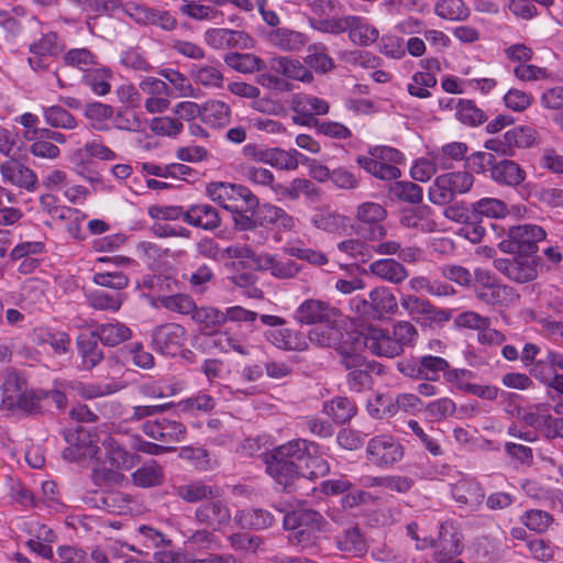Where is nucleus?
<instances>
[{"instance_id": "obj_1", "label": "nucleus", "mask_w": 563, "mask_h": 563, "mask_svg": "<svg viewBox=\"0 0 563 563\" xmlns=\"http://www.w3.org/2000/svg\"><path fill=\"white\" fill-rule=\"evenodd\" d=\"M298 462L305 464L301 475L310 479L323 477L330 471L319 444L314 442L295 439L275 448L266 460L267 472L287 493L295 490L300 477Z\"/></svg>"}, {"instance_id": "obj_2", "label": "nucleus", "mask_w": 563, "mask_h": 563, "mask_svg": "<svg viewBox=\"0 0 563 563\" xmlns=\"http://www.w3.org/2000/svg\"><path fill=\"white\" fill-rule=\"evenodd\" d=\"M309 341L321 347L334 350L340 364L347 371L346 383L352 390L362 391L371 384L373 365L360 352L357 341H346L342 327H320L309 331Z\"/></svg>"}, {"instance_id": "obj_3", "label": "nucleus", "mask_w": 563, "mask_h": 563, "mask_svg": "<svg viewBox=\"0 0 563 563\" xmlns=\"http://www.w3.org/2000/svg\"><path fill=\"white\" fill-rule=\"evenodd\" d=\"M312 29L332 35L347 33L352 44L361 47L373 45L379 37V31L360 15H341L322 20H309Z\"/></svg>"}, {"instance_id": "obj_4", "label": "nucleus", "mask_w": 563, "mask_h": 563, "mask_svg": "<svg viewBox=\"0 0 563 563\" xmlns=\"http://www.w3.org/2000/svg\"><path fill=\"white\" fill-rule=\"evenodd\" d=\"M278 514L284 515V528L289 530V541L298 547L308 548L314 544L318 534L325 530L327 520L323 516L310 508H301L286 511L285 508L275 506Z\"/></svg>"}, {"instance_id": "obj_5", "label": "nucleus", "mask_w": 563, "mask_h": 563, "mask_svg": "<svg viewBox=\"0 0 563 563\" xmlns=\"http://www.w3.org/2000/svg\"><path fill=\"white\" fill-rule=\"evenodd\" d=\"M342 336L349 342L350 340L357 341L361 345V353L368 350L372 354L380 357H395L402 353V347L395 342L388 331L379 328L368 327L365 331L342 328Z\"/></svg>"}, {"instance_id": "obj_6", "label": "nucleus", "mask_w": 563, "mask_h": 563, "mask_svg": "<svg viewBox=\"0 0 563 563\" xmlns=\"http://www.w3.org/2000/svg\"><path fill=\"white\" fill-rule=\"evenodd\" d=\"M543 228L536 224H519L508 229L507 236L498 247L508 254L530 256L538 251V243L545 239Z\"/></svg>"}, {"instance_id": "obj_7", "label": "nucleus", "mask_w": 563, "mask_h": 563, "mask_svg": "<svg viewBox=\"0 0 563 563\" xmlns=\"http://www.w3.org/2000/svg\"><path fill=\"white\" fill-rule=\"evenodd\" d=\"M42 401V390H22L15 377H9L3 384L1 408L4 410L19 409L26 415H38L43 412Z\"/></svg>"}, {"instance_id": "obj_8", "label": "nucleus", "mask_w": 563, "mask_h": 563, "mask_svg": "<svg viewBox=\"0 0 563 563\" xmlns=\"http://www.w3.org/2000/svg\"><path fill=\"white\" fill-rule=\"evenodd\" d=\"M400 305L408 312V314L421 325L442 327L452 318L451 310L438 308L428 299L413 295L402 296L400 299Z\"/></svg>"}, {"instance_id": "obj_9", "label": "nucleus", "mask_w": 563, "mask_h": 563, "mask_svg": "<svg viewBox=\"0 0 563 563\" xmlns=\"http://www.w3.org/2000/svg\"><path fill=\"white\" fill-rule=\"evenodd\" d=\"M428 547L435 548L434 560L444 556H459L463 551V534L457 525L453 521L441 523L438 540L424 538L421 543H417L418 549Z\"/></svg>"}, {"instance_id": "obj_10", "label": "nucleus", "mask_w": 563, "mask_h": 563, "mask_svg": "<svg viewBox=\"0 0 563 563\" xmlns=\"http://www.w3.org/2000/svg\"><path fill=\"white\" fill-rule=\"evenodd\" d=\"M367 460L378 467H391L404 457V446L391 435L383 434L368 441Z\"/></svg>"}, {"instance_id": "obj_11", "label": "nucleus", "mask_w": 563, "mask_h": 563, "mask_svg": "<svg viewBox=\"0 0 563 563\" xmlns=\"http://www.w3.org/2000/svg\"><path fill=\"white\" fill-rule=\"evenodd\" d=\"M475 297L489 306L503 305L507 300L511 288L503 285L495 274L485 268L474 271Z\"/></svg>"}, {"instance_id": "obj_12", "label": "nucleus", "mask_w": 563, "mask_h": 563, "mask_svg": "<svg viewBox=\"0 0 563 563\" xmlns=\"http://www.w3.org/2000/svg\"><path fill=\"white\" fill-rule=\"evenodd\" d=\"M186 330L177 323L157 325L151 333V345L159 354L175 356L186 342Z\"/></svg>"}, {"instance_id": "obj_13", "label": "nucleus", "mask_w": 563, "mask_h": 563, "mask_svg": "<svg viewBox=\"0 0 563 563\" xmlns=\"http://www.w3.org/2000/svg\"><path fill=\"white\" fill-rule=\"evenodd\" d=\"M203 38L209 46L216 49H247L254 46L252 36L241 30L225 27L209 29L205 32Z\"/></svg>"}, {"instance_id": "obj_14", "label": "nucleus", "mask_w": 563, "mask_h": 563, "mask_svg": "<svg viewBox=\"0 0 563 563\" xmlns=\"http://www.w3.org/2000/svg\"><path fill=\"white\" fill-rule=\"evenodd\" d=\"M338 310L328 302L307 299L296 310L295 318L301 324H323L322 327H336L334 323ZM319 325L318 328H320Z\"/></svg>"}, {"instance_id": "obj_15", "label": "nucleus", "mask_w": 563, "mask_h": 563, "mask_svg": "<svg viewBox=\"0 0 563 563\" xmlns=\"http://www.w3.org/2000/svg\"><path fill=\"white\" fill-rule=\"evenodd\" d=\"M493 265L507 278L520 284L531 282L538 276L534 261L526 255L512 258H496Z\"/></svg>"}, {"instance_id": "obj_16", "label": "nucleus", "mask_w": 563, "mask_h": 563, "mask_svg": "<svg viewBox=\"0 0 563 563\" xmlns=\"http://www.w3.org/2000/svg\"><path fill=\"white\" fill-rule=\"evenodd\" d=\"M531 373L542 383L563 393V354L549 351L544 358L534 364Z\"/></svg>"}, {"instance_id": "obj_17", "label": "nucleus", "mask_w": 563, "mask_h": 563, "mask_svg": "<svg viewBox=\"0 0 563 563\" xmlns=\"http://www.w3.org/2000/svg\"><path fill=\"white\" fill-rule=\"evenodd\" d=\"M142 428L147 437L166 444L181 442L186 435V427L181 422L166 418L146 421Z\"/></svg>"}, {"instance_id": "obj_18", "label": "nucleus", "mask_w": 563, "mask_h": 563, "mask_svg": "<svg viewBox=\"0 0 563 563\" xmlns=\"http://www.w3.org/2000/svg\"><path fill=\"white\" fill-rule=\"evenodd\" d=\"M198 522L203 523L212 529H219L231 520V511L228 505L221 499H210L199 506L195 512Z\"/></svg>"}, {"instance_id": "obj_19", "label": "nucleus", "mask_w": 563, "mask_h": 563, "mask_svg": "<svg viewBox=\"0 0 563 563\" xmlns=\"http://www.w3.org/2000/svg\"><path fill=\"white\" fill-rule=\"evenodd\" d=\"M96 442H100L106 450L107 457L115 468L129 470L135 465L136 455L130 452L123 443L111 434L98 437Z\"/></svg>"}, {"instance_id": "obj_20", "label": "nucleus", "mask_w": 563, "mask_h": 563, "mask_svg": "<svg viewBox=\"0 0 563 563\" xmlns=\"http://www.w3.org/2000/svg\"><path fill=\"white\" fill-rule=\"evenodd\" d=\"M268 42L283 52L296 53L308 44L309 36L289 27H277L269 32Z\"/></svg>"}, {"instance_id": "obj_21", "label": "nucleus", "mask_w": 563, "mask_h": 563, "mask_svg": "<svg viewBox=\"0 0 563 563\" xmlns=\"http://www.w3.org/2000/svg\"><path fill=\"white\" fill-rule=\"evenodd\" d=\"M490 178L499 185L517 187L526 179V172L518 163L510 159L494 162L489 168Z\"/></svg>"}, {"instance_id": "obj_22", "label": "nucleus", "mask_w": 563, "mask_h": 563, "mask_svg": "<svg viewBox=\"0 0 563 563\" xmlns=\"http://www.w3.org/2000/svg\"><path fill=\"white\" fill-rule=\"evenodd\" d=\"M386 216V209L377 202H363L356 208V219L373 225L371 229L372 240H378L386 235V229L380 224Z\"/></svg>"}, {"instance_id": "obj_23", "label": "nucleus", "mask_w": 563, "mask_h": 563, "mask_svg": "<svg viewBox=\"0 0 563 563\" xmlns=\"http://www.w3.org/2000/svg\"><path fill=\"white\" fill-rule=\"evenodd\" d=\"M184 221L192 227L212 231L220 227L221 219L217 209L210 205H195L185 210Z\"/></svg>"}, {"instance_id": "obj_24", "label": "nucleus", "mask_w": 563, "mask_h": 563, "mask_svg": "<svg viewBox=\"0 0 563 563\" xmlns=\"http://www.w3.org/2000/svg\"><path fill=\"white\" fill-rule=\"evenodd\" d=\"M399 221L402 227L417 232L430 233L437 230V223L431 218V209L428 206L404 210Z\"/></svg>"}, {"instance_id": "obj_25", "label": "nucleus", "mask_w": 563, "mask_h": 563, "mask_svg": "<svg viewBox=\"0 0 563 563\" xmlns=\"http://www.w3.org/2000/svg\"><path fill=\"white\" fill-rule=\"evenodd\" d=\"M258 162L269 164L280 170H295L299 166L298 157L301 154L297 150H283L278 147L267 148L256 153Z\"/></svg>"}, {"instance_id": "obj_26", "label": "nucleus", "mask_w": 563, "mask_h": 563, "mask_svg": "<svg viewBox=\"0 0 563 563\" xmlns=\"http://www.w3.org/2000/svg\"><path fill=\"white\" fill-rule=\"evenodd\" d=\"M452 496L456 503L465 505L475 510L483 504L485 493L478 483L468 479H462L453 485Z\"/></svg>"}, {"instance_id": "obj_27", "label": "nucleus", "mask_w": 563, "mask_h": 563, "mask_svg": "<svg viewBox=\"0 0 563 563\" xmlns=\"http://www.w3.org/2000/svg\"><path fill=\"white\" fill-rule=\"evenodd\" d=\"M1 174L4 180L27 191H34L37 188V176L29 167L22 164L5 163L1 165Z\"/></svg>"}, {"instance_id": "obj_28", "label": "nucleus", "mask_w": 563, "mask_h": 563, "mask_svg": "<svg viewBox=\"0 0 563 563\" xmlns=\"http://www.w3.org/2000/svg\"><path fill=\"white\" fill-rule=\"evenodd\" d=\"M272 68L276 73H279L292 80H299L307 84L313 80L311 70L308 69L305 64L288 56H279L274 58L272 60Z\"/></svg>"}, {"instance_id": "obj_29", "label": "nucleus", "mask_w": 563, "mask_h": 563, "mask_svg": "<svg viewBox=\"0 0 563 563\" xmlns=\"http://www.w3.org/2000/svg\"><path fill=\"white\" fill-rule=\"evenodd\" d=\"M234 521L243 529L261 530L271 527L275 516L266 509L252 508L238 511Z\"/></svg>"}, {"instance_id": "obj_30", "label": "nucleus", "mask_w": 563, "mask_h": 563, "mask_svg": "<svg viewBox=\"0 0 563 563\" xmlns=\"http://www.w3.org/2000/svg\"><path fill=\"white\" fill-rule=\"evenodd\" d=\"M356 412V405L345 396H336L323 404V413L338 424L349 422Z\"/></svg>"}, {"instance_id": "obj_31", "label": "nucleus", "mask_w": 563, "mask_h": 563, "mask_svg": "<svg viewBox=\"0 0 563 563\" xmlns=\"http://www.w3.org/2000/svg\"><path fill=\"white\" fill-rule=\"evenodd\" d=\"M369 272L393 284H400L408 277L405 266L394 258L374 261L369 264Z\"/></svg>"}, {"instance_id": "obj_32", "label": "nucleus", "mask_w": 563, "mask_h": 563, "mask_svg": "<svg viewBox=\"0 0 563 563\" xmlns=\"http://www.w3.org/2000/svg\"><path fill=\"white\" fill-rule=\"evenodd\" d=\"M92 334L107 346H117L131 339L132 331L121 322L104 323L96 327Z\"/></svg>"}, {"instance_id": "obj_33", "label": "nucleus", "mask_w": 563, "mask_h": 563, "mask_svg": "<svg viewBox=\"0 0 563 563\" xmlns=\"http://www.w3.org/2000/svg\"><path fill=\"white\" fill-rule=\"evenodd\" d=\"M265 336L273 345L286 351H303L308 346L305 338L290 329L268 330Z\"/></svg>"}, {"instance_id": "obj_34", "label": "nucleus", "mask_w": 563, "mask_h": 563, "mask_svg": "<svg viewBox=\"0 0 563 563\" xmlns=\"http://www.w3.org/2000/svg\"><path fill=\"white\" fill-rule=\"evenodd\" d=\"M231 108L221 100H208L202 103V122L211 128H224L231 122Z\"/></svg>"}, {"instance_id": "obj_35", "label": "nucleus", "mask_w": 563, "mask_h": 563, "mask_svg": "<svg viewBox=\"0 0 563 563\" xmlns=\"http://www.w3.org/2000/svg\"><path fill=\"white\" fill-rule=\"evenodd\" d=\"M371 318H380L387 313H395L398 302L394 294L385 287H377L369 292Z\"/></svg>"}, {"instance_id": "obj_36", "label": "nucleus", "mask_w": 563, "mask_h": 563, "mask_svg": "<svg viewBox=\"0 0 563 563\" xmlns=\"http://www.w3.org/2000/svg\"><path fill=\"white\" fill-rule=\"evenodd\" d=\"M176 495L186 503H199L219 496V488L202 482H191L175 488Z\"/></svg>"}, {"instance_id": "obj_37", "label": "nucleus", "mask_w": 563, "mask_h": 563, "mask_svg": "<svg viewBox=\"0 0 563 563\" xmlns=\"http://www.w3.org/2000/svg\"><path fill=\"white\" fill-rule=\"evenodd\" d=\"M179 12L196 21H222L223 12L214 5L203 4L200 0H181Z\"/></svg>"}, {"instance_id": "obj_38", "label": "nucleus", "mask_w": 563, "mask_h": 563, "mask_svg": "<svg viewBox=\"0 0 563 563\" xmlns=\"http://www.w3.org/2000/svg\"><path fill=\"white\" fill-rule=\"evenodd\" d=\"M224 63L230 68L242 74H253L266 68L264 59L251 53H228L224 56Z\"/></svg>"}, {"instance_id": "obj_39", "label": "nucleus", "mask_w": 563, "mask_h": 563, "mask_svg": "<svg viewBox=\"0 0 563 563\" xmlns=\"http://www.w3.org/2000/svg\"><path fill=\"white\" fill-rule=\"evenodd\" d=\"M291 110L306 117L323 115L330 110L329 103L311 95H296L291 99Z\"/></svg>"}, {"instance_id": "obj_40", "label": "nucleus", "mask_w": 563, "mask_h": 563, "mask_svg": "<svg viewBox=\"0 0 563 563\" xmlns=\"http://www.w3.org/2000/svg\"><path fill=\"white\" fill-rule=\"evenodd\" d=\"M274 191L290 200H297L301 195L308 198L319 196V189L311 180L306 178H295L288 186L277 184Z\"/></svg>"}, {"instance_id": "obj_41", "label": "nucleus", "mask_w": 563, "mask_h": 563, "mask_svg": "<svg viewBox=\"0 0 563 563\" xmlns=\"http://www.w3.org/2000/svg\"><path fill=\"white\" fill-rule=\"evenodd\" d=\"M356 162L367 173L383 180H395L401 175L397 166L384 163L377 158L358 156Z\"/></svg>"}, {"instance_id": "obj_42", "label": "nucleus", "mask_w": 563, "mask_h": 563, "mask_svg": "<svg viewBox=\"0 0 563 563\" xmlns=\"http://www.w3.org/2000/svg\"><path fill=\"white\" fill-rule=\"evenodd\" d=\"M77 344L85 368L91 369L103 360V353L98 345V339L92 332L89 335L78 336Z\"/></svg>"}, {"instance_id": "obj_43", "label": "nucleus", "mask_w": 563, "mask_h": 563, "mask_svg": "<svg viewBox=\"0 0 563 563\" xmlns=\"http://www.w3.org/2000/svg\"><path fill=\"white\" fill-rule=\"evenodd\" d=\"M336 547L353 556H362L367 551L366 542L357 527H352L339 536Z\"/></svg>"}, {"instance_id": "obj_44", "label": "nucleus", "mask_w": 563, "mask_h": 563, "mask_svg": "<svg viewBox=\"0 0 563 563\" xmlns=\"http://www.w3.org/2000/svg\"><path fill=\"white\" fill-rule=\"evenodd\" d=\"M114 109L110 104L102 102H89L84 108V117L90 122L92 129L106 131L107 121L113 117Z\"/></svg>"}, {"instance_id": "obj_45", "label": "nucleus", "mask_w": 563, "mask_h": 563, "mask_svg": "<svg viewBox=\"0 0 563 563\" xmlns=\"http://www.w3.org/2000/svg\"><path fill=\"white\" fill-rule=\"evenodd\" d=\"M305 64L319 74H328L335 67L333 58L328 55L327 47L321 43L308 47Z\"/></svg>"}, {"instance_id": "obj_46", "label": "nucleus", "mask_w": 563, "mask_h": 563, "mask_svg": "<svg viewBox=\"0 0 563 563\" xmlns=\"http://www.w3.org/2000/svg\"><path fill=\"white\" fill-rule=\"evenodd\" d=\"M131 476L133 484L143 488L158 486L164 482L163 468L156 462L143 465Z\"/></svg>"}, {"instance_id": "obj_47", "label": "nucleus", "mask_w": 563, "mask_h": 563, "mask_svg": "<svg viewBox=\"0 0 563 563\" xmlns=\"http://www.w3.org/2000/svg\"><path fill=\"white\" fill-rule=\"evenodd\" d=\"M222 254L228 258L238 260L245 268H262L263 255H256V253L247 245H230Z\"/></svg>"}, {"instance_id": "obj_48", "label": "nucleus", "mask_w": 563, "mask_h": 563, "mask_svg": "<svg viewBox=\"0 0 563 563\" xmlns=\"http://www.w3.org/2000/svg\"><path fill=\"white\" fill-rule=\"evenodd\" d=\"M45 122L55 129L74 130L78 122L76 118L60 106H51L43 109Z\"/></svg>"}, {"instance_id": "obj_49", "label": "nucleus", "mask_w": 563, "mask_h": 563, "mask_svg": "<svg viewBox=\"0 0 563 563\" xmlns=\"http://www.w3.org/2000/svg\"><path fill=\"white\" fill-rule=\"evenodd\" d=\"M473 217L484 216L490 219L504 218L508 213L507 205L497 198H482L472 205Z\"/></svg>"}, {"instance_id": "obj_50", "label": "nucleus", "mask_w": 563, "mask_h": 563, "mask_svg": "<svg viewBox=\"0 0 563 563\" xmlns=\"http://www.w3.org/2000/svg\"><path fill=\"white\" fill-rule=\"evenodd\" d=\"M408 428L420 440L430 454L433 456L443 454L441 445L439 444L440 432L438 430L431 427H429L428 430H424L416 420H409Z\"/></svg>"}, {"instance_id": "obj_51", "label": "nucleus", "mask_w": 563, "mask_h": 563, "mask_svg": "<svg viewBox=\"0 0 563 563\" xmlns=\"http://www.w3.org/2000/svg\"><path fill=\"white\" fill-rule=\"evenodd\" d=\"M455 115L460 122L476 126L486 120V115L472 100L459 99L455 104Z\"/></svg>"}, {"instance_id": "obj_52", "label": "nucleus", "mask_w": 563, "mask_h": 563, "mask_svg": "<svg viewBox=\"0 0 563 563\" xmlns=\"http://www.w3.org/2000/svg\"><path fill=\"white\" fill-rule=\"evenodd\" d=\"M434 11L441 19L451 21L464 20L470 14L463 0H439L434 5Z\"/></svg>"}, {"instance_id": "obj_53", "label": "nucleus", "mask_w": 563, "mask_h": 563, "mask_svg": "<svg viewBox=\"0 0 563 563\" xmlns=\"http://www.w3.org/2000/svg\"><path fill=\"white\" fill-rule=\"evenodd\" d=\"M432 203L444 206L454 200L455 195L445 174L438 176L428 191Z\"/></svg>"}, {"instance_id": "obj_54", "label": "nucleus", "mask_w": 563, "mask_h": 563, "mask_svg": "<svg viewBox=\"0 0 563 563\" xmlns=\"http://www.w3.org/2000/svg\"><path fill=\"white\" fill-rule=\"evenodd\" d=\"M261 269H269L272 275L278 278H291L299 272V266L291 260L277 261L272 255H263Z\"/></svg>"}, {"instance_id": "obj_55", "label": "nucleus", "mask_w": 563, "mask_h": 563, "mask_svg": "<svg viewBox=\"0 0 563 563\" xmlns=\"http://www.w3.org/2000/svg\"><path fill=\"white\" fill-rule=\"evenodd\" d=\"M420 364L423 380L428 382H438L449 367V362L444 357L431 354L420 356Z\"/></svg>"}, {"instance_id": "obj_56", "label": "nucleus", "mask_w": 563, "mask_h": 563, "mask_svg": "<svg viewBox=\"0 0 563 563\" xmlns=\"http://www.w3.org/2000/svg\"><path fill=\"white\" fill-rule=\"evenodd\" d=\"M88 305L96 310L118 311L122 305V295H110L102 290L91 291L87 296Z\"/></svg>"}, {"instance_id": "obj_57", "label": "nucleus", "mask_w": 563, "mask_h": 563, "mask_svg": "<svg viewBox=\"0 0 563 563\" xmlns=\"http://www.w3.org/2000/svg\"><path fill=\"white\" fill-rule=\"evenodd\" d=\"M346 218L329 210H318L311 218V223L320 230L336 232L345 227Z\"/></svg>"}, {"instance_id": "obj_58", "label": "nucleus", "mask_w": 563, "mask_h": 563, "mask_svg": "<svg viewBox=\"0 0 563 563\" xmlns=\"http://www.w3.org/2000/svg\"><path fill=\"white\" fill-rule=\"evenodd\" d=\"M158 75L167 80L178 92L179 97H195V89L188 78L176 69L163 68L158 70Z\"/></svg>"}, {"instance_id": "obj_59", "label": "nucleus", "mask_w": 563, "mask_h": 563, "mask_svg": "<svg viewBox=\"0 0 563 563\" xmlns=\"http://www.w3.org/2000/svg\"><path fill=\"white\" fill-rule=\"evenodd\" d=\"M435 85L437 78L433 74L428 71H419L412 76L407 89L411 96L424 99L431 96L428 88H432Z\"/></svg>"}, {"instance_id": "obj_60", "label": "nucleus", "mask_w": 563, "mask_h": 563, "mask_svg": "<svg viewBox=\"0 0 563 563\" xmlns=\"http://www.w3.org/2000/svg\"><path fill=\"white\" fill-rule=\"evenodd\" d=\"M389 192L395 198L410 203H419L422 200V188L411 181H396L390 186Z\"/></svg>"}, {"instance_id": "obj_61", "label": "nucleus", "mask_w": 563, "mask_h": 563, "mask_svg": "<svg viewBox=\"0 0 563 563\" xmlns=\"http://www.w3.org/2000/svg\"><path fill=\"white\" fill-rule=\"evenodd\" d=\"M97 501L110 512L123 514L130 509L131 497L122 492L112 490L102 493Z\"/></svg>"}, {"instance_id": "obj_62", "label": "nucleus", "mask_w": 563, "mask_h": 563, "mask_svg": "<svg viewBox=\"0 0 563 563\" xmlns=\"http://www.w3.org/2000/svg\"><path fill=\"white\" fill-rule=\"evenodd\" d=\"M192 320L203 324L205 329H214L224 324L223 311L214 307H197L192 311Z\"/></svg>"}, {"instance_id": "obj_63", "label": "nucleus", "mask_w": 563, "mask_h": 563, "mask_svg": "<svg viewBox=\"0 0 563 563\" xmlns=\"http://www.w3.org/2000/svg\"><path fill=\"white\" fill-rule=\"evenodd\" d=\"M150 129L153 133L163 136H176L183 129L184 124L175 117H157L150 122Z\"/></svg>"}, {"instance_id": "obj_64", "label": "nucleus", "mask_w": 563, "mask_h": 563, "mask_svg": "<svg viewBox=\"0 0 563 563\" xmlns=\"http://www.w3.org/2000/svg\"><path fill=\"white\" fill-rule=\"evenodd\" d=\"M229 542L235 551L254 554L261 549L263 539L247 532H238L229 537Z\"/></svg>"}]
</instances>
